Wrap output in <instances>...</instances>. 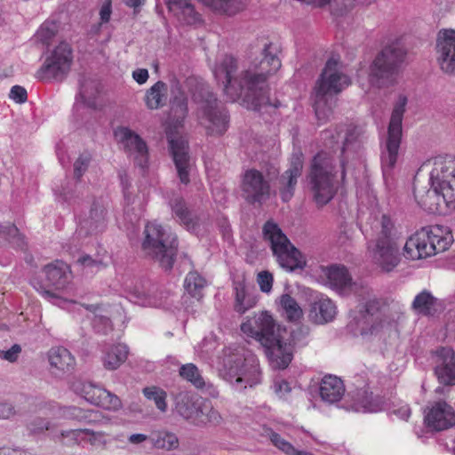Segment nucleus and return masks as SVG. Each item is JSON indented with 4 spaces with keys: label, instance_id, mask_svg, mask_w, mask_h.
<instances>
[{
    "label": "nucleus",
    "instance_id": "nucleus-1",
    "mask_svg": "<svg viewBox=\"0 0 455 455\" xmlns=\"http://www.w3.org/2000/svg\"><path fill=\"white\" fill-rule=\"evenodd\" d=\"M271 44L265 46L263 59L253 69L241 67L232 56H225L214 68V76L224 86L227 97L235 101L243 98L248 108L259 109L272 105L266 86L267 76L281 67L280 60L271 52Z\"/></svg>",
    "mask_w": 455,
    "mask_h": 455
},
{
    "label": "nucleus",
    "instance_id": "nucleus-2",
    "mask_svg": "<svg viewBox=\"0 0 455 455\" xmlns=\"http://www.w3.org/2000/svg\"><path fill=\"white\" fill-rule=\"evenodd\" d=\"M323 274L327 284L341 295L355 294L362 298L364 312L355 316L356 328L354 330L363 338L377 336L395 327V322L385 315H374L379 301L372 294V291L361 283L354 282L347 268L342 265H331L323 267Z\"/></svg>",
    "mask_w": 455,
    "mask_h": 455
},
{
    "label": "nucleus",
    "instance_id": "nucleus-3",
    "mask_svg": "<svg viewBox=\"0 0 455 455\" xmlns=\"http://www.w3.org/2000/svg\"><path fill=\"white\" fill-rule=\"evenodd\" d=\"M44 272L46 277V284H42L37 281H33L34 288L48 301L68 310L83 309L94 315L92 324L99 332L107 333V329L110 328L109 318L106 309L92 306L78 304L68 295L72 291L71 271L65 262L57 260L44 267Z\"/></svg>",
    "mask_w": 455,
    "mask_h": 455
},
{
    "label": "nucleus",
    "instance_id": "nucleus-4",
    "mask_svg": "<svg viewBox=\"0 0 455 455\" xmlns=\"http://www.w3.org/2000/svg\"><path fill=\"white\" fill-rule=\"evenodd\" d=\"M242 332L258 341L265 349L271 363L275 368H286L292 359V345L299 339L292 334L291 341L284 340L287 331L276 324L273 316L267 311L248 317L241 324Z\"/></svg>",
    "mask_w": 455,
    "mask_h": 455
},
{
    "label": "nucleus",
    "instance_id": "nucleus-5",
    "mask_svg": "<svg viewBox=\"0 0 455 455\" xmlns=\"http://www.w3.org/2000/svg\"><path fill=\"white\" fill-rule=\"evenodd\" d=\"M428 189H415L418 204L432 213L445 214L455 209V158L450 156L434 159Z\"/></svg>",
    "mask_w": 455,
    "mask_h": 455
},
{
    "label": "nucleus",
    "instance_id": "nucleus-6",
    "mask_svg": "<svg viewBox=\"0 0 455 455\" xmlns=\"http://www.w3.org/2000/svg\"><path fill=\"white\" fill-rule=\"evenodd\" d=\"M375 238L368 243L369 257L383 271L393 270L400 262V234L391 218L380 211L370 220Z\"/></svg>",
    "mask_w": 455,
    "mask_h": 455
},
{
    "label": "nucleus",
    "instance_id": "nucleus-7",
    "mask_svg": "<svg viewBox=\"0 0 455 455\" xmlns=\"http://www.w3.org/2000/svg\"><path fill=\"white\" fill-rule=\"evenodd\" d=\"M221 376L235 390L252 387L261 381L259 360L243 347H228L224 353Z\"/></svg>",
    "mask_w": 455,
    "mask_h": 455
},
{
    "label": "nucleus",
    "instance_id": "nucleus-8",
    "mask_svg": "<svg viewBox=\"0 0 455 455\" xmlns=\"http://www.w3.org/2000/svg\"><path fill=\"white\" fill-rule=\"evenodd\" d=\"M350 84V79L343 74L339 60L331 58L325 64L314 87L313 100L316 118L321 123L331 115V100Z\"/></svg>",
    "mask_w": 455,
    "mask_h": 455
},
{
    "label": "nucleus",
    "instance_id": "nucleus-9",
    "mask_svg": "<svg viewBox=\"0 0 455 455\" xmlns=\"http://www.w3.org/2000/svg\"><path fill=\"white\" fill-rule=\"evenodd\" d=\"M452 243L453 235L448 227H425L408 238L403 247V255L411 260L428 258L445 251Z\"/></svg>",
    "mask_w": 455,
    "mask_h": 455
},
{
    "label": "nucleus",
    "instance_id": "nucleus-10",
    "mask_svg": "<svg viewBox=\"0 0 455 455\" xmlns=\"http://www.w3.org/2000/svg\"><path fill=\"white\" fill-rule=\"evenodd\" d=\"M405 56L404 50L398 45L385 47L373 60L368 71V86L360 84L366 93L389 87L395 82L399 64Z\"/></svg>",
    "mask_w": 455,
    "mask_h": 455
},
{
    "label": "nucleus",
    "instance_id": "nucleus-11",
    "mask_svg": "<svg viewBox=\"0 0 455 455\" xmlns=\"http://www.w3.org/2000/svg\"><path fill=\"white\" fill-rule=\"evenodd\" d=\"M144 234L143 251L157 259L162 267L172 268L177 249L176 236L156 221L148 222Z\"/></svg>",
    "mask_w": 455,
    "mask_h": 455
},
{
    "label": "nucleus",
    "instance_id": "nucleus-12",
    "mask_svg": "<svg viewBox=\"0 0 455 455\" xmlns=\"http://www.w3.org/2000/svg\"><path fill=\"white\" fill-rule=\"evenodd\" d=\"M263 235L265 240L269 243L273 254L282 268L291 272L305 267L306 258L275 223L267 221L264 225Z\"/></svg>",
    "mask_w": 455,
    "mask_h": 455
},
{
    "label": "nucleus",
    "instance_id": "nucleus-13",
    "mask_svg": "<svg viewBox=\"0 0 455 455\" xmlns=\"http://www.w3.org/2000/svg\"><path fill=\"white\" fill-rule=\"evenodd\" d=\"M407 99L399 97L392 111L387 139L381 152V165L385 183L389 186L393 176V169L397 162L398 150L402 138V121L405 111Z\"/></svg>",
    "mask_w": 455,
    "mask_h": 455
},
{
    "label": "nucleus",
    "instance_id": "nucleus-14",
    "mask_svg": "<svg viewBox=\"0 0 455 455\" xmlns=\"http://www.w3.org/2000/svg\"><path fill=\"white\" fill-rule=\"evenodd\" d=\"M194 100L198 104V121L206 132L215 136L223 134L228 127V116L216 97L208 88L202 87L194 95Z\"/></svg>",
    "mask_w": 455,
    "mask_h": 455
},
{
    "label": "nucleus",
    "instance_id": "nucleus-15",
    "mask_svg": "<svg viewBox=\"0 0 455 455\" xmlns=\"http://www.w3.org/2000/svg\"><path fill=\"white\" fill-rule=\"evenodd\" d=\"M309 177L315 203L326 204L335 194L332 159L328 153L320 152L314 157Z\"/></svg>",
    "mask_w": 455,
    "mask_h": 455
},
{
    "label": "nucleus",
    "instance_id": "nucleus-16",
    "mask_svg": "<svg viewBox=\"0 0 455 455\" xmlns=\"http://www.w3.org/2000/svg\"><path fill=\"white\" fill-rule=\"evenodd\" d=\"M72 60L70 45L66 42H60L47 52L44 64L36 72V77L43 81L61 80L70 70Z\"/></svg>",
    "mask_w": 455,
    "mask_h": 455
},
{
    "label": "nucleus",
    "instance_id": "nucleus-17",
    "mask_svg": "<svg viewBox=\"0 0 455 455\" xmlns=\"http://www.w3.org/2000/svg\"><path fill=\"white\" fill-rule=\"evenodd\" d=\"M344 128L335 127L333 129H327L323 131L321 134L322 140H323L326 146H332L333 143L339 141V139L343 138V146H342V159H341V167H342V178H344L346 172L347 170L346 161L350 157H354L355 155L359 153L361 149V141L358 140V135L355 133L354 130L347 129L346 134L341 136V133L344 132Z\"/></svg>",
    "mask_w": 455,
    "mask_h": 455
},
{
    "label": "nucleus",
    "instance_id": "nucleus-18",
    "mask_svg": "<svg viewBox=\"0 0 455 455\" xmlns=\"http://www.w3.org/2000/svg\"><path fill=\"white\" fill-rule=\"evenodd\" d=\"M243 197L249 203L261 204L270 196V184L262 172L255 169L247 170L242 178Z\"/></svg>",
    "mask_w": 455,
    "mask_h": 455
},
{
    "label": "nucleus",
    "instance_id": "nucleus-19",
    "mask_svg": "<svg viewBox=\"0 0 455 455\" xmlns=\"http://www.w3.org/2000/svg\"><path fill=\"white\" fill-rule=\"evenodd\" d=\"M73 389L88 403L105 410L116 411L121 407V401L116 395L91 382H75Z\"/></svg>",
    "mask_w": 455,
    "mask_h": 455
},
{
    "label": "nucleus",
    "instance_id": "nucleus-20",
    "mask_svg": "<svg viewBox=\"0 0 455 455\" xmlns=\"http://www.w3.org/2000/svg\"><path fill=\"white\" fill-rule=\"evenodd\" d=\"M435 58L441 70L447 75L455 74V30L442 29L438 32Z\"/></svg>",
    "mask_w": 455,
    "mask_h": 455
},
{
    "label": "nucleus",
    "instance_id": "nucleus-21",
    "mask_svg": "<svg viewBox=\"0 0 455 455\" xmlns=\"http://www.w3.org/2000/svg\"><path fill=\"white\" fill-rule=\"evenodd\" d=\"M115 137L124 150L134 158L140 167L148 163V148L142 138L128 127H118Z\"/></svg>",
    "mask_w": 455,
    "mask_h": 455
},
{
    "label": "nucleus",
    "instance_id": "nucleus-22",
    "mask_svg": "<svg viewBox=\"0 0 455 455\" xmlns=\"http://www.w3.org/2000/svg\"><path fill=\"white\" fill-rule=\"evenodd\" d=\"M303 169V155L300 152L293 153L289 168L278 180V190L283 202H289L295 191L298 179L301 176Z\"/></svg>",
    "mask_w": 455,
    "mask_h": 455
},
{
    "label": "nucleus",
    "instance_id": "nucleus-23",
    "mask_svg": "<svg viewBox=\"0 0 455 455\" xmlns=\"http://www.w3.org/2000/svg\"><path fill=\"white\" fill-rule=\"evenodd\" d=\"M424 420L429 428L441 431L455 424V411L447 403L437 402L425 411Z\"/></svg>",
    "mask_w": 455,
    "mask_h": 455
},
{
    "label": "nucleus",
    "instance_id": "nucleus-24",
    "mask_svg": "<svg viewBox=\"0 0 455 455\" xmlns=\"http://www.w3.org/2000/svg\"><path fill=\"white\" fill-rule=\"evenodd\" d=\"M168 140L180 180L183 184H188L189 182V174L193 167V163L188 152V143L181 138L176 139L169 136Z\"/></svg>",
    "mask_w": 455,
    "mask_h": 455
},
{
    "label": "nucleus",
    "instance_id": "nucleus-25",
    "mask_svg": "<svg viewBox=\"0 0 455 455\" xmlns=\"http://www.w3.org/2000/svg\"><path fill=\"white\" fill-rule=\"evenodd\" d=\"M435 369L438 380L444 385H455V352L443 347L436 354Z\"/></svg>",
    "mask_w": 455,
    "mask_h": 455
},
{
    "label": "nucleus",
    "instance_id": "nucleus-26",
    "mask_svg": "<svg viewBox=\"0 0 455 455\" xmlns=\"http://www.w3.org/2000/svg\"><path fill=\"white\" fill-rule=\"evenodd\" d=\"M337 315L335 303L324 295L318 297L310 306L309 320L316 324H324L333 321Z\"/></svg>",
    "mask_w": 455,
    "mask_h": 455
},
{
    "label": "nucleus",
    "instance_id": "nucleus-27",
    "mask_svg": "<svg viewBox=\"0 0 455 455\" xmlns=\"http://www.w3.org/2000/svg\"><path fill=\"white\" fill-rule=\"evenodd\" d=\"M235 303L234 309L239 314H244L253 308L258 302V295L252 287L243 281L234 283Z\"/></svg>",
    "mask_w": 455,
    "mask_h": 455
},
{
    "label": "nucleus",
    "instance_id": "nucleus-28",
    "mask_svg": "<svg viewBox=\"0 0 455 455\" xmlns=\"http://www.w3.org/2000/svg\"><path fill=\"white\" fill-rule=\"evenodd\" d=\"M48 360L54 374L71 371L75 367V358L63 347H52L48 352Z\"/></svg>",
    "mask_w": 455,
    "mask_h": 455
},
{
    "label": "nucleus",
    "instance_id": "nucleus-29",
    "mask_svg": "<svg viewBox=\"0 0 455 455\" xmlns=\"http://www.w3.org/2000/svg\"><path fill=\"white\" fill-rule=\"evenodd\" d=\"M345 393L342 380L332 375L324 376L320 383L319 394L322 400L332 404L339 402Z\"/></svg>",
    "mask_w": 455,
    "mask_h": 455
},
{
    "label": "nucleus",
    "instance_id": "nucleus-30",
    "mask_svg": "<svg viewBox=\"0 0 455 455\" xmlns=\"http://www.w3.org/2000/svg\"><path fill=\"white\" fill-rule=\"evenodd\" d=\"M106 227V211L104 207L95 203L90 210L87 218L81 222L79 234H97Z\"/></svg>",
    "mask_w": 455,
    "mask_h": 455
},
{
    "label": "nucleus",
    "instance_id": "nucleus-31",
    "mask_svg": "<svg viewBox=\"0 0 455 455\" xmlns=\"http://www.w3.org/2000/svg\"><path fill=\"white\" fill-rule=\"evenodd\" d=\"M343 408L355 412H378L383 410V404L380 399L373 398L371 395L363 391L358 393L355 398H353L351 403H346Z\"/></svg>",
    "mask_w": 455,
    "mask_h": 455
},
{
    "label": "nucleus",
    "instance_id": "nucleus-32",
    "mask_svg": "<svg viewBox=\"0 0 455 455\" xmlns=\"http://www.w3.org/2000/svg\"><path fill=\"white\" fill-rule=\"evenodd\" d=\"M171 114L176 123L180 124L188 115V99L178 81L172 82Z\"/></svg>",
    "mask_w": 455,
    "mask_h": 455
},
{
    "label": "nucleus",
    "instance_id": "nucleus-33",
    "mask_svg": "<svg viewBox=\"0 0 455 455\" xmlns=\"http://www.w3.org/2000/svg\"><path fill=\"white\" fill-rule=\"evenodd\" d=\"M168 86L163 81H157L148 88L144 95V102L148 109L156 110L166 105L168 100Z\"/></svg>",
    "mask_w": 455,
    "mask_h": 455
},
{
    "label": "nucleus",
    "instance_id": "nucleus-34",
    "mask_svg": "<svg viewBox=\"0 0 455 455\" xmlns=\"http://www.w3.org/2000/svg\"><path fill=\"white\" fill-rule=\"evenodd\" d=\"M128 354L129 350L125 344L107 346L103 350V366L108 370H116L126 361Z\"/></svg>",
    "mask_w": 455,
    "mask_h": 455
},
{
    "label": "nucleus",
    "instance_id": "nucleus-35",
    "mask_svg": "<svg viewBox=\"0 0 455 455\" xmlns=\"http://www.w3.org/2000/svg\"><path fill=\"white\" fill-rule=\"evenodd\" d=\"M180 375L181 378L189 381L196 388H207L213 396L218 395L215 387L210 382H206L200 373V371L194 363H186L180 366Z\"/></svg>",
    "mask_w": 455,
    "mask_h": 455
},
{
    "label": "nucleus",
    "instance_id": "nucleus-36",
    "mask_svg": "<svg viewBox=\"0 0 455 455\" xmlns=\"http://www.w3.org/2000/svg\"><path fill=\"white\" fill-rule=\"evenodd\" d=\"M202 4L219 14L235 15L245 7L243 0H198Z\"/></svg>",
    "mask_w": 455,
    "mask_h": 455
},
{
    "label": "nucleus",
    "instance_id": "nucleus-37",
    "mask_svg": "<svg viewBox=\"0 0 455 455\" xmlns=\"http://www.w3.org/2000/svg\"><path fill=\"white\" fill-rule=\"evenodd\" d=\"M73 435L81 438L93 447L103 448L108 443L107 435L104 432H95L89 429H77L61 432L62 437Z\"/></svg>",
    "mask_w": 455,
    "mask_h": 455
},
{
    "label": "nucleus",
    "instance_id": "nucleus-38",
    "mask_svg": "<svg viewBox=\"0 0 455 455\" xmlns=\"http://www.w3.org/2000/svg\"><path fill=\"white\" fill-rule=\"evenodd\" d=\"M277 303L283 315L290 322H299L303 316V310L294 298L290 294H283Z\"/></svg>",
    "mask_w": 455,
    "mask_h": 455
},
{
    "label": "nucleus",
    "instance_id": "nucleus-39",
    "mask_svg": "<svg viewBox=\"0 0 455 455\" xmlns=\"http://www.w3.org/2000/svg\"><path fill=\"white\" fill-rule=\"evenodd\" d=\"M171 207L176 218L183 224L188 230H196L198 225V218L194 216L185 206L184 201L181 198H177L171 203Z\"/></svg>",
    "mask_w": 455,
    "mask_h": 455
},
{
    "label": "nucleus",
    "instance_id": "nucleus-40",
    "mask_svg": "<svg viewBox=\"0 0 455 455\" xmlns=\"http://www.w3.org/2000/svg\"><path fill=\"white\" fill-rule=\"evenodd\" d=\"M176 409L185 418L192 417L197 410L198 397L190 392H180L176 396Z\"/></svg>",
    "mask_w": 455,
    "mask_h": 455
},
{
    "label": "nucleus",
    "instance_id": "nucleus-41",
    "mask_svg": "<svg viewBox=\"0 0 455 455\" xmlns=\"http://www.w3.org/2000/svg\"><path fill=\"white\" fill-rule=\"evenodd\" d=\"M205 285V279L196 271L189 272L184 281L186 291L197 299L203 297V290Z\"/></svg>",
    "mask_w": 455,
    "mask_h": 455
},
{
    "label": "nucleus",
    "instance_id": "nucleus-42",
    "mask_svg": "<svg viewBox=\"0 0 455 455\" xmlns=\"http://www.w3.org/2000/svg\"><path fill=\"white\" fill-rule=\"evenodd\" d=\"M151 443L156 449L174 451L179 448L180 442L177 435L170 432H158L151 438Z\"/></svg>",
    "mask_w": 455,
    "mask_h": 455
},
{
    "label": "nucleus",
    "instance_id": "nucleus-43",
    "mask_svg": "<svg viewBox=\"0 0 455 455\" xmlns=\"http://www.w3.org/2000/svg\"><path fill=\"white\" fill-rule=\"evenodd\" d=\"M126 296L131 302L142 307H158L162 306V302L155 296L149 295L139 288L129 290Z\"/></svg>",
    "mask_w": 455,
    "mask_h": 455
},
{
    "label": "nucleus",
    "instance_id": "nucleus-44",
    "mask_svg": "<svg viewBox=\"0 0 455 455\" xmlns=\"http://www.w3.org/2000/svg\"><path fill=\"white\" fill-rule=\"evenodd\" d=\"M435 304V299L433 295L427 291H423L413 299L412 307L419 314L430 315Z\"/></svg>",
    "mask_w": 455,
    "mask_h": 455
},
{
    "label": "nucleus",
    "instance_id": "nucleus-45",
    "mask_svg": "<svg viewBox=\"0 0 455 455\" xmlns=\"http://www.w3.org/2000/svg\"><path fill=\"white\" fill-rule=\"evenodd\" d=\"M97 93V88L93 82H85L81 84L80 92L76 98V107L84 104L88 107L93 105V99Z\"/></svg>",
    "mask_w": 455,
    "mask_h": 455
},
{
    "label": "nucleus",
    "instance_id": "nucleus-46",
    "mask_svg": "<svg viewBox=\"0 0 455 455\" xmlns=\"http://www.w3.org/2000/svg\"><path fill=\"white\" fill-rule=\"evenodd\" d=\"M143 394L145 397L153 401L156 406V408L162 412L166 411L167 403H166V393L163 389L156 387H148L143 389Z\"/></svg>",
    "mask_w": 455,
    "mask_h": 455
},
{
    "label": "nucleus",
    "instance_id": "nucleus-47",
    "mask_svg": "<svg viewBox=\"0 0 455 455\" xmlns=\"http://www.w3.org/2000/svg\"><path fill=\"white\" fill-rule=\"evenodd\" d=\"M175 19L183 25L199 26L204 23L202 15L196 10L195 4H192L190 8L184 12L180 13Z\"/></svg>",
    "mask_w": 455,
    "mask_h": 455
},
{
    "label": "nucleus",
    "instance_id": "nucleus-48",
    "mask_svg": "<svg viewBox=\"0 0 455 455\" xmlns=\"http://www.w3.org/2000/svg\"><path fill=\"white\" fill-rule=\"evenodd\" d=\"M91 411H84L81 408L69 406L61 409V416L68 419H76L78 421H90L92 416Z\"/></svg>",
    "mask_w": 455,
    "mask_h": 455
},
{
    "label": "nucleus",
    "instance_id": "nucleus-49",
    "mask_svg": "<svg viewBox=\"0 0 455 455\" xmlns=\"http://www.w3.org/2000/svg\"><path fill=\"white\" fill-rule=\"evenodd\" d=\"M270 440L272 443L287 455H299L301 451L297 450L291 443L284 440L279 434L271 433Z\"/></svg>",
    "mask_w": 455,
    "mask_h": 455
},
{
    "label": "nucleus",
    "instance_id": "nucleus-50",
    "mask_svg": "<svg viewBox=\"0 0 455 455\" xmlns=\"http://www.w3.org/2000/svg\"><path fill=\"white\" fill-rule=\"evenodd\" d=\"M164 3L169 13L175 18L180 13L188 11L193 4V0H165Z\"/></svg>",
    "mask_w": 455,
    "mask_h": 455
},
{
    "label": "nucleus",
    "instance_id": "nucleus-51",
    "mask_svg": "<svg viewBox=\"0 0 455 455\" xmlns=\"http://www.w3.org/2000/svg\"><path fill=\"white\" fill-rule=\"evenodd\" d=\"M56 27L52 23H44L36 32V37L44 44H48L49 41L55 36Z\"/></svg>",
    "mask_w": 455,
    "mask_h": 455
},
{
    "label": "nucleus",
    "instance_id": "nucleus-52",
    "mask_svg": "<svg viewBox=\"0 0 455 455\" xmlns=\"http://www.w3.org/2000/svg\"><path fill=\"white\" fill-rule=\"evenodd\" d=\"M257 282L262 292L269 293L273 287L274 278L270 272L261 271L258 274Z\"/></svg>",
    "mask_w": 455,
    "mask_h": 455
},
{
    "label": "nucleus",
    "instance_id": "nucleus-53",
    "mask_svg": "<svg viewBox=\"0 0 455 455\" xmlns=\"http://www.w3.org/2000/svg\"><path fill=\"white\" fill-rule=\"evenodd\" d=\"M275 394L281 399L287 400L290 397L291 387L284 379H275L273 385Z\"/></svg>",
    "mask_w": 455,
    "mask_h": 455
},
{
    "label": "nucleus",
    "instance_id": "nucleus-54",
    "mask_svg": "<svg viewBox=\"0 0 455 455\" xmlns=\"http://www.w3.org/2000/svg\"><path fill=\"white\" fill-rule=\"evenodd\" d=\"M90 161L91 156L87 153L80 155V156L76 159L74 164V172L76 178H80L84 173Z\"/></svg>",
    "mask_w": 455,
    "mask_h": 455
},
{
    "label": "nucleus",
    "instance_id": "nucleus-55",
    "mask_svg": "<svg viewBox=\"0 0 455 455\" xmlns=\"http://www.w3.org/2000/svg\"><path fill=\"white\" fill-rule=\"evenodd\" d=\"M9 97L14 102L21 104L27 101L28 93L24 87L20 85H14L11 88Z\"/></svg>",
    "mask_w": 455,
    "mask_h": 455
},
{
    "label": "nucleus",
    "instance_id": "nucleus-56",
    "mask_svg": "<svg viewBox=\"0 0 455 455\" xmlns=\"http://www.w3.org/2000/svg\"><path fill=\"white\" fill-rule=\"evenodd\" d=\"M21 352V347L20 345H13L11 348L7 350H0V358L6 360L10 363L15 362L19 355Z\"/></svg>",
    "mask_w": 455,
    "mask_h": 455
},
{
    "label": "nucleus",
    "instance_id": "nucleus-57",
    "mask_svg": "<svg viewBox=\"0 0 455 455\" xmlns=\"http://www.w3.org/2000/svg\"><path fill=\"white\" fill-rule=\"evenodd\" d=\"M310 1L312 2V4L318 5V6H323V5H325L328 4H333L337 9H339V8L342 9L343 7L345 9H347V8L352 6L355 0H310Z\"/></svg>",
    "mask_w": 455,
    "mask_h": 455
},
{
    "label": "nucleus",
    "instance_id": "nucleus-58",
    "mask_svg": "<svg viewBox=\"0 0 455 455\" xmlns=\"http://www.w3.org/2000/svg\"><path fill=\"white\" fill-rule=\"evenodd\" d=\"M100 23H108L110 20L112 14V3L111 0H106L100 9Z\"/></svg>",
    "mask_w": 455,
    "mask_h": 455
},
{
    "label": "nucleus",
    "instance_id": "nucleus-59",
    "mask_svg": "<svg viewBox=\"0 0 455 455\" xmlns=\"http://www.w3.org/2000/svg\"><path fill=\"white\" fill-rule=\"evenodd\" d=\"M132 76L137 84L142 85L148 82L149 73L147 68H136L132 71Z\"/></svg>",
    "mask_w": 455,
    "mask_h": 455
},
{
    "label": "nucleus",
    "instance_id": "nucleus-60",
    "mask_svg": "<svg viewBox=\"0 0 455 455\" xmlns=\"http://www.w3.org/2000/svg\"><path fill=\"white\" fill-rule=\"evenodd\" d=\"M16 411L9 403H0V419H9L13 417Z\"/></svg>",
    "mask_w": 455,
    "mask_h": 455
},
{
    "label": "nucleus",
    "instance_id": "nucleus-61",
    "mask_svg": "<svg viewBox=\"0 0 455 455\" xmlns=\"http://www.w3.org/2000/svg\"><path fill=\"white\" fill-rule=\"evenodd\" d=\"M392 413L400 419L407 420L411 416V409L408 404L403 403L398 408L393 409Z\"/></svg>",
    "mask_w": 455,
    "mask_h": 455
},
{
    "label": "nucleus",
    "instance_id": "nucleus-62",
    "mask_svg": "<svg viewBox=\"0 0 455 455\" xmlns=\"http://www.w3.org/2000/svg\"><path fill=\"white\" fill-rule=\"evenodd\" d=\"M77 264L84 267H99V263L88 255L80 257L77 259Z\"/></svg>",
    "mask_w": 455,
    "mask_h": 455
},
{
    "label": "nucleus",
    "instance_id": "nucleus-63",
    "mask_svg": "<svg viewBox=\"0 0 455 455\" xmlns=\"http://www.w3.org/2000/svg\"><path fill=\"white\" fill-rule=\"evenodd\" d=\"M147 440H148V436L144 434H132L128 437V442L134 445H139Z\"/></svg>",
    "mask_w": 455,
    "mask_h": 455
},
{
    "label": "nucleus",
    "instance_id": "nucleus-64",
    "mask_svg": "<svg viewBox=\"0 0 455 455\" xmlns=\"http://www.w3.org/2000/svg\"><path fill=\"white\" fill-rule=\"evenodd\" d=\"M3 455H33L31 452L17 449L4 448Z\"/></svg>",
    "mask_w": 455,
    "mask_h": 455
}]
</instances>
